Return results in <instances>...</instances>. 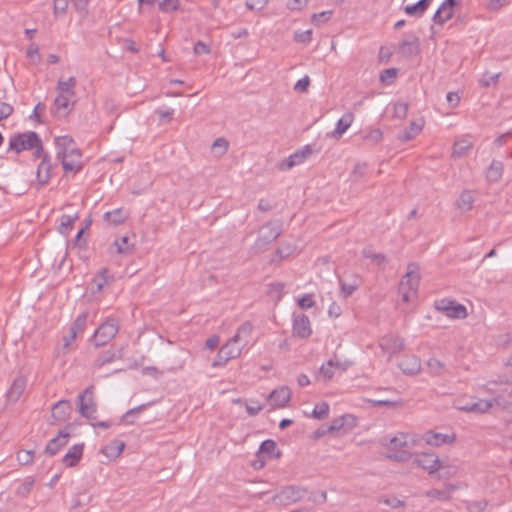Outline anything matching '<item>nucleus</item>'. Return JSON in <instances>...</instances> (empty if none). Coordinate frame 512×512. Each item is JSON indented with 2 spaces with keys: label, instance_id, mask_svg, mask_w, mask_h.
Segmentation results:
<instances>
[{
  "label": "nucleus",
  "instance_id": "nucleus-1",
  "mask_svg": "<svg viewBox=\"0 0 512 512\" xmlns=\"http://www.w3.org/2000/svg\"><path fill=\"white\" fill-rule=\"evenodd\" d=\"M252 330L253 325L251 322L246 321L242 323L238 327L236 334L220 348L221 356H224L228 360L240 356L242 349L249 344Z\"/></svg>",
  "mask_w": 512,
  "mask_h": 512
},
{
  "label": "nucleus",
  "instance_id": "nucleus-2",
  "mask_svg": "<svg viewBox=\"0 0 512 512\" xmlns=\"http://www.w3.org/2000/svg\"><path fill=\"white\" fill-rule=\"evenodd\" d=\"M420 283L419 267L415 263H410L406 274L402 277L399 284V293L403 301L409 302L417 295Z\"/></svg>",
  "mask_w": 512,
  "mask_h": 512
},
{
  "label": "nucleus",
  "instance_id": "nucleus-3",
  "mask_svg": "<svg viewBox=\"0 0 512 512\" xmlns=\"http://www.w3.org/2000/svg\"><path fill=\"white\" fill-rule=\"evenodd\" d=\"M407 435L400 434L392 438L384 437L381 440V444L388 448L387 458L397 461L406 462L411 459L412 454L406 451L404 448L407 446Z\"/></svg>",
  "mask_w": 512,
  "mask_h": 512
},
{
  "label": "nucleus",
  "instance_id": "nucleus-4",
  "mask_svg": "<svg viewBox=\"0 0 512 512\" xmlns=\"http://www.w3.org/2000/svg\"><path fill=\"white\" fill-rule=\"evenodd\" d=\"M120 322L116 317L110 316L95 330L91 342L97 346H103L112 340L118 333Z\"/></svg>",
  "mask_w": 512,
  "mask_h": 512
},
{
  "label": "nucleus",
  "instance_id": "nucleus-5",
  "mask_svg": "<svg viewBox=\"0 0 512 512\" xmlns=\"http://www.w3.org/2000/svg\"><path fill=\"white\" fill-rule=\"evenodd\" d=\"M38 143H40V137L34 131L17 133L10 137L8 150L20 154L25 150H33Z\"/></svg>",
  "mask_w": 512,
  "mask_h": 512
},
{
  "label": "nucleus",
  "instance_id": "nucleus-6",
  "mask_svg": "<svg viewBox=\"0 0 512 512\" xmlns=\"http://www.w3.org/2000/svg\"><path fill=\"white\" fill-rule=\"evenodd\" d=\"M348 363H342L339 360L329 359L323 363L316 374V380L319 382H326L338 380V376L344 373L347 369Z\"/></svg>",
  "mask_w": 512,
  "mask_h": 512
},
{
  "label": "nucleus",
  "instance_id": "nucleus-7",
  "mask_svg": "<svg viewBox=\"0 0 512 512\" xmlns=\"http://www.w3.org/2000/svg\"><path fill=\"white\" fill-rule=\"evenodd\" d=\"M282 233V222L280 220L270 221L259 230L255 246L259 249L274 242Z\"/></svg>",
  "mask_w": 512,
  "mask_h": 512
},
{
  "label": "nucleus",
  "instance_id": "nucleus-8",
  "mask_svg": "<svg viewBox=\"0 0 512 512\" xmlns=\"http://www.w3.org/2000/svg\"><path fill=\"white\" fill-rule=\"evenodd\" d=\"M307 493V489L300 486L289 485L282 488V490L274 495L271 501L277 505H290L300 501Z\"/></svg>",
  "mask_w": 512,
  "mask_h": 512
},
{
  "label": "nucleus",
  "instance_id": "nucleus-9",
  "mask_svg": "<svg viewBox=\"0 0 512 512\" xmlns=\"http://www.w3.org/2000/svg\"><path fill=\"white\" fill-rule=\"evenodd\" d=\"M94 386H87L86 389L78 396L79 412L82 416L88 419H95L97 411L96 403L94 402Z\"/></svg>",
  "mask_w": 512,
  "mask_h": 512
},
{
  "label": "nucleus",
  "instance_id": "nucleus-10",
  "mask_svg": "<svg viewBox=\"0 0 512 512\" xmlns=\"http://www.w3.org/2000/svg\"><path fill=\"white\" fill-rule=\"evenodd\" d=\"M56 146V158L62 160L65 157H78L79 148L76 147L74 139L69 135L58 136L54 140Z\"/></svg>",
  "mask_w": 512,
  "mask_h": 512
},
{
  "label": "nucleus",
  "instance_id": "nucleus-11",
  "mask_svg": "<svg viewBox=\"0 0 512 512\" xmlns=\"http://www.w3.org/2000/svg\"><path fill=\"white\" fill-rule=\"evenodd\" d=\"M435 308L452 319H464L467 317V310L464 305L448 299L436 301Z\"/></svg>",
  "mask_w": 512,
  "mask_h": 512
},
{
  "label": "nucleus",
  "instance_id": "nucleus-12",
  "mask_svg": "<svg viewBox=\"0 0 512 512\" xmlns=\"http://www.w3.org/2000/svg\"><path fill=\"white\" fill-rule=\"evenodd\" d=\"M492 401L484 399H457L455 407L464 412L485 413L492 407Z\"/></svg>",
  "mask_w": 512,
  "mask_h": 512
},
{
  "label": "nucleus",
  "instance_id": "nucleus-13",
  "mask_svg": "<svg viewBox=\"0 0 512 512\" xmlns=\"http://www.w3.org/2000/svg\"><path fill=\"white\" fill-rule=\"evenodd\" d=\"M73 424H67L63 429L58 431L56 437L52 438L46 445L45 453L49 456L56 455L60 449L68 444L70 432Z\"/></svg>",
  "mask_w": 512,
  "mask_h": 512
},
{
  "label": "nucleus",
  "instance_id": "nucleus-14",
  "mask_svg": "<svg viewBox=\"0 0 512 512\" xmlns=\"http://www.w3.org/2000/svg\"><path fill=\"white\" fill-rule=\"evenodd\" d=\"M380 392H386L389 394L387 398H371L367 399L369 403L374 407H397L403 404L402 398L399 396V393L393 389L391 386L380 387L378 389Z\"/></svg>",
  "mask_w": 512,
  "mask_h": 512
},
{
  "label": "nucleus",
  "instance_id": "nucleus-15",
  "mask_svg": "<svg viewBox=\"0 0 512 512\" xmlns=\"http://www.w3.org/2000/svg\"><path fill=\"white\" fill-rule=\"evenodd\" d=\"M292 332L301 339L310 337L312 328L309 317L304 313H293Z\"/></svg>",
  "mask_w": 512,
  "mask_h": 512
},
{
  "label": "nucleus",
  "instance_id": "nucleus-16",
  "mask_svg": "<svg viewBox=\"0 0 512 512\" xmlns=\"http://www.w3.org/2000/svg\"><path fill=\"white\" fill-rule=\"evenodd\" d=\"M460 2L461 0H444L433 15V22L442 26L453 17L454 8L458 6Z\"/></svg>",
  "mask_w": 512,
  "mask_h": 512
},
{
  "label": "nucleus",
  "instance_id": "nucleus-17",
  "mask_svg": "<svg viewBox=\"0 0 512 512\" xmlns=\"http://www.w3.org/2000/svg\"><path fill=\"white\" fill-rule=\"evenodd\" d=\"M415 463L419 467L428 470L429 474H433L442 468L438 456L434 453H421L417 455L415 458Z\"/></svg>",
  "mask_w": 512,
  "mask_h": 512
},
{
  "label": "nucleus",
  "instance_id": "nucleus-18",
  "mask_svg": "<svg viewBox=\"0 0 512 512\" xmlns=\"http://www.w3.org/2000/svg\"><path fill=\"white\" fill-rule=\"evenodd\" d=\"M420 51V41L415 35H409L407 39L400 42L398 53L403 57L411 58L416 56Z\"/></svg>",
  "mask_w": 512,
  "mask_h": 512
},
{
  "label": "nucleus",
  "instance_id": "nucleus-19",
  "mask_svg": "<svg viewBox=\"0 0 512 512\" xmlns=\"http://www.w3.org/2000/svg\"><path fill=\"white\" fill-rule=\"evenodd\" d=\"M291 398V391L288 386H280L270 392L268 400L272 407L282 408L284 407Z\"/></svg>",
  "mask_w": 512,
  "mask_h": 512
},
{
  "label": "nucleus",
  "instance_id": "nucleus-20",
  "mask_svg": "<svg viewBox=\"0 0 512 512\" xmlns=\"http://www.w3.org/2000/svg\"><path fill=\"white\" fill-rule=\"evenodd\" d=\"M158 401H159V399L149 400V401H146V402H144V403H142V404H140L138 406H135V407L129 409L120 418V423L124 424V425H133L136 422V420L139 417V415L143 411H145L147 408L151 407L152 405H154Z\"/></svg>",
  "mask_w": 512,
  "mask_h": 512
},
{
  "label": "nucleus",
  "instance_id": "nucleus-21",
  "mask_svg": "<svg viewBox=\"0 0 512 512\" xmlns=\"http://www.w3.org/2000/svg\"><path fill=\"white\" fill-rule=\"evenodd\" d=\"M456 436L455 434H443L438 433L433 430H429L424 433L423 440L428 444L432 446H441L443 444H451L455 441Z\"/></svg>",
  "mask_w": 512,
  "mask_h": 512
},
{
  "label": "nucleus",
  "instance_id": "nucleus-22",
  "mask_svg": "<svg viewBox=\"0 0 512 512\" xmlns=\"http://www.w3.org/2000/svg\"><path fill=\"white\" fill-rule=\"evenodd\" d=\"M354 120V114L351 112L345 113L336 123V127L332 132L327 133V137L339 140L342 135L348 130Z\"/></svg>",
  "mask_w": 512,
  "mask_h": 512
},
{
  "label": "nucleus",
  "instance_id": "nucleus-23",
  "mask_svg": "<svg viewBox=\"0 0 512 512\" xmlns=\"http://www.w3.org/2000/svg\"><path fill=\"white\" fill-rule=\"evenodd\" d=\"M380 346L389 355H393L404 348V340L395 335H388L381 339Z\"/></svg>",
  "mask_w": 512,
  "mask_h": 512
},
{
  "label": "nucleus",
  "instance_id": "nucleus-24",
  "mask_svg": "<svg viewBox=\"0 0 512 512\" xmlns=\"http://www.w3.org/2000/svg\"><path fill=\"white\" fill-rule=\"evenodd\" d=\"M84 443L75 444L63 456L62 462L66 467L76 466L83 456Z\"/></svg>",
  "mask_w": 512,
  "mask_h": 512
},
{
  "label": "nucleus",
  "instance_id": "nucleus-25",
  "mask_svg": "<svg viewBox=\"0 0 512 512\" xmlns=\"http://www.w3.org/2000/svg\"><path fill=\"white\" fill-rule=\"evenodd\" d=\"M52 163L50 156H44L37 167L36 177L40 186L46 185L51 178Z\"/></svg>",
  "mask_w": 512,
  "mask_h": 512
},
{
  "label": "nucleus",
  "instance_id": "nucleus-26",
  "mask_svg": "<svg viewBox=\"0 0 512 512\" xmlns=\"http://www.w3.org/2000/svg\"><path fill=\"white\" fill-rule=\"evenodd\" d=\"M133 248V244L130 243L129 238L127 236L117 237L114 242L109 247V252L111 254H123L127 255L131 252Z\"/></svg>",
  "mask_w": 512,
  "mask_h": 512
},
{
  "label": "nucleus",
  "instance_id": "nucleus-27",
  "mask_svg": "<svg viewBox=\"0 0 512 512\" xmlns=\"http://www.w3.org/2000/svg\"><path fill=\"white\" fill-rule=\"evenodd\" d=\"M71 412V405L69 401L60 400L52 407V417L57 422H62L67 419Z\"/></svg>",
  "mask_w": 512,
  "mask_h": 512
},
{
  "label": "nucleus",
  "instance_id": "nucleus-28",
  "mask_svg": "<svg viewBox=\"0 0 512 512\" xmlns=\"http://www.w3.org/2000/svg\"><path fill=\"white\" fill-rule=\"evenodd\" d=\"M423 126L424 120L422 118L412 121L409 126L405 128L403 134L399 136V140L406 142L415 138L418 134H420Z\"/></svg>",
  "mask_w": 512,
  "mask_h": 512
},
{
  "label": "nucleus",
  "instance_id": "nucleus-29",
  "mask_svg": "<svg viewBox=\"0 0 512 512\" xmlns=\"http://www.w3.org/2000/svg\"><path fill=\"white\" fill-rule=\"evenodd\" d=\"M504 165L502 161L493 160L486 172V179L490 183H496L502 177Z\"/></svg>",
  "mask_w": 512,
  "mask_h": 512
},
{
  "label": "nucleus",
  "instance_id": "nucleus-30",
  "mask_svg": "<svg viewBox=\"0 0 512 512\" xmlns=\"http://www.w3.org/2000/svg\"><path fill=\"white\" fill-rule=\"evenodd\" d=\"M81 158H82V153L80 150L78 151L77 158L76 157L74 158L73 156L65 157L64 159L61 160L63 170L66 173L67 172H74V173L79 172L83 167Z\"/></svg>",
  "mask_w": 512,
  "mask_h": 512
},
{
  "label": "nucleus",
  "instance_id": "nucleus-31",
  "mask_svg": "<svg viewBox=\"0 0 512 512\" xmlns=\"http://www.w3.org/2000/svg\"><path fill=\"white\" fill-rule=\"evenodd\" d=\"M399 367L405 374L412 375L420 370L421 364L418 357L408 356L399 363Z\"/></svg>",
  "mask_w": 512,
  "mask_h": 512
},
{
  "label": "nucleus",
  "instance_id": "nucleus-32",
  "mask_svg": "<svg viewBox=\"0 0 512 512\" xmlns=\"http://www.w3.org/2000/svg\"><path fill=\"white\" fill-rule=\"evenodd\" d=\"M73 97L74 96L58 93L54 100V106L58 115L65 116L68 113L70 110L71 99Z\"/></svg>",
  "mask_w": 512,
  "mask_h": 512
},
{
  "label": "nucleus",
  "instance_id": "nucleus-33",
  "mask_svg": "<svg viewBox=\"0 0 512 512\" xmlns=\"http://www.w3.org/2000/svg\"><path fill=\"white\" fill-rule=\"evenodd\" d=\"M432 0H419L417 3L407 5L404 11L409 16H421L430 6Z\"/></svg>",
  "mask_w": 512,
  "mask_h": 512
},
{
  "label": "nucleus",
  "instance_id": "nucleus-34",
  "mask_svg": "<svg viewBox=\"0 0 512 512\" xmlns=\"http://www.w3.org/2000/svg\"><path fill=\"white\" fill-rule=\"evenodd\" d=\"M76 78L71 76L66 80L60 79L57 83L58 93L67 94L69 96H75Z\"/></svg>",
  "mask_w": 512,
  "mask_h": 512
},
{
  "label": "nucleus",
  "instance_id": "nucleus-35",
  "mask_svg": "<svg viewBox=\"0 0 512 512\" xmlns=\"http://www.w3.org/2000/svg\"><path fill=\"white\" fill-rule=\"evenodd\" d=\"M475 201L474 194L470 190H464L457 200V207L462 211H469Z\"/></svg>",
  "mask_w": 512,
  "mask_h": 512
},
{
  "label": "nucleus",
  "instance_id": "nucleus-36",
  "mask_svg": "<svg viewBox=\"0 0 512 512\" xmlns=\"http://www.w3.org/2000/svg\"><path fill=\"white\" fill-rule=\"evenodd\" d=\"M259 453L266 454L269 458H279L280 451H277V444L272 439L263 441L259 448Z\"/></svg>",
  "mask_w": 512,
  "mask_h": 512
},
{
  "label": "nucleus",
  "instance_id": "nucleus-37",
  "mask_svg": "<svg viewBox=\"0 0 512 512\" xmlns=\"http://www.w3.org/2000/svg\"><path fill=\"white\" fill-rule=\"evenodd\" d=\"M104 220L112 225H120L122 224L127 216L124 214L121 208L114 209L113 211H108L104 213Z\"/></svg>",
  "mask_w": 512,
  "mask_h": 512
},
{
  "label": "nucleus",
  "instance_id": "nucleus-38",
  "mask_svg": "<svg viewBox=\"0 0 512 512\" xmlns=\"http://www.w3.org/2000/svg\"><path fill=\"white\" fill-rule=\"evenodd\" d=\"M88 317H89V312L88 311H83L82 313H80L76 317V319L74 320V322L71 325L70 329L72 331H75V333L77 335L82 334L86 330V328H87Z\"/></svg>",
  "mask_w": 512,
  "mask_h": 512
},
{
  "label": "nucleus",
  "instance_id": "nucleus-39",
  "mask_svg": "<svg viewBox=\"0 0 512 512\" xmlns=\"http://www.w3.org/2000/svg\"><path fill=\"white\" fill-rule=\"evenodd\" d=\"M362 255L364 258L370 259L377 266L385 265L387 262L386 256L384 254L373 252L368 248L363 249Z\"/></svg>",
  "mask_w": 512,
  "mask_h": 512
},
{
  "label": "nucleus",
  "instance_id": "nucleus-40",
  "mask_svg": "<svg viewBox=\"0 0 512 512\" xmlns=\"http://www.w3.org/2000/svg\"><path fill=\"white\" fill-rule=\"evenodd\" d=\"M125 444L122 441L114 440L109 445H107L102 452L107 456H119L123 451Z\"/></svg>",
  "mask_w": 512,
  "mask_h": 512
},
{
  "label": "nucleus",
  "instance_id": "nucleus-41",
  "mask_svg": "<svg viewBox=\"0 0 512 512\" xmlns=\"http://www.w3.org/2000/svg\"><path fill=\"white\" fill-rule=\"evenodd\" d=\"M472 143L468 140H460L454 143L453 145V156L456 158H460L464 156L469 149H471Z\"/></svg>",
  "mask_w": 512,
  "mask_h": 512
},
{
  "label": "nucleus",
  "instance_id": "nucleus-42",
  "mask_svg": "<svg viewBox=\"0 0 512 512\" xmlns=\"http://www.w3.org/2000/svg\"><path fill=\"white\" fill-rule=\"evenodd\" d=\"M359 284L360 280L357 277H355V279L350 283H347L345 280L340 279L341 293L345 298L349 297L359 287Z\"/></svg>",
  "mask_w": 512,
  "mask_h": 512
},
{
  "label": "nucleus",
  "instance_id": "nucleus-43",
  "mask_svg": "<svg viewBox=\"0 0 512 512\" xmlns=\"http://www.w3.org/2000/svg\"><path fill=\"white\" fill-rule=\"evenodd\" d=\"M304 162L303 154L302 152H299L298 150L291 154L281 165L282 169H290L295 165H299Z\"/></svg>",
  "mask_w": 512,
  "mask_h": 512
},
{
  "label": "nucleus",
  "instance_id": "nucleus-44",
  "mask_svg": "<svg viewBox=\"0 0 512 512\" xmlns=\"http://www.w3.org/2000/svg\"><path fill=\"white\" fill-rule=\"evenodd\" d=\"M76 219L77 216H71L66 214L62 215L59 226L60 233L63 235H67L71 231Z\"/></svg>",
  "mask_w": 512,
  "mask_h": 512
},
{
  "label": "nucleus",
  "instance_id": "nucleus-45",
  "mask_svg": "<svg viewBox=\"0 0 512 512\" xmlns=\"http://www.w3.org/2000/svg\"><path fill=\"white\" fill-rule=\"evenodd\" d=\"M345 420H351L353 421V415L352 414H344L332 421V423L327 427V431H331L332 433L335 431H339L341 429H344L345 427Z\"/></svg>",
  "mask_w": 512,
  "mask_h": 512
},
{
  "label": "nucleus",
  "instance_id": "nucleus-46",
  "mask_svg": "<svg viewBox=\"0 0 512 512\" xmlns=\"http://www.w3.org/2000/svg\"><path fill=\"white\" fill-rule=\"evenodd\" d=\"M382 137L383 133L380 129H371L367 132H364L362 139L372 145H375L381 141Z\"/></svg>",
  "mask_w": 512,
  "mask_h": 512
},
{
  "label": "nucleus",
  "instance_id": "nucleus-47",
  "mask_svg": "<svg viewBox=\"0 0 512 512\" xmlns=\"http://www.w3.org/2000/svg\"><path fill=\"white\" fill-rule=\"evenodd\" d=\"M329 413V404L326 402H322L320 404H317L314 409L312 410L310 416L315 419H324L327 417Z\"/></svg>",
  "mask_w": 512,
  "mask_h": 512
},
{
  "label": "nucleus",
  "instance_id": "nucleus-48",
  "mask_svg": "<svg viewBox=\"0 0 512 512\" xmlns=\"http://www.w3.org/2000/svg\"><path fill=\"white\" fill-rule=\"evenodd\" d=\"M24 386H10L6 391V398L8 402L15 403L23 394Z\"/></svg>",
  "mask_w": 512,
  "mask_h": 512
},
{
  "label": "nucleus",
  "instance_id": "nucleus-49",
  "mask_svg": "<svg viewBox=\"0 0 512 512\" xmlns=\"http://www.w3.org/2000/svg\"><path fill=\"white\" fill-rule=\"evenodd\" d=\"M34 485V480L31 478L26 479L19 487L16 489V495L22 498L28 496L31 492L32 487Z\"/></svg>",
  "mask_w": 512,
  "mask_h": 512
},
{
  "label": "nucleus",
  "instance_id": "nucleus-50",
  "mask_svg": "<svg viewBox=\"0 0 512 512\" xmlns=\"http://www.w3.org/2000/svg\"><path fill=\"white\" fill-rule=\"evenodd\" d=\"M179 6V0H163L159 2V9L164 13L176 11L179 9Z\"/></svg>",
  "mask_w": 512,
  "mask_h": 512
},
{
  "label": "nucleus",
  "instance_id": "nucleus-51",
  "mask_svg": "<svg viewBox=\"0 0 512 512\" xmlns=\"http://www.w3.org/2000/svg\"><path fill=\"white\" fill-rule=\"evenodd\" d=\"M427 365L430 372L435 375H440L444 371V364L436 358L429 359Z\"/></svg>",
  "mask_w": 512,
  "mask_h": 512
},
{
  "label": "nucleus",
  "instance_id": "nucleus-52",
  "mask_svg": "<svg viewBox=\"0 0 512 512\" xmlns=\"http://www.w3.org/2000/svg\"><path fill=\"white\" fill-rule=\"evenodd\" d=\"M332 16V11H323L312 15L311 21L314 25H321L327 22Z\"/></svg>",
  "mask_w": 512,
  "mask_h": 512
},
{
  "label": "nucleus",
  "instance_id": "nucleus-53",
  "mask_svg": "<svg viewBox=\"0 0 512 512\" xmlns=\"http://www.w3.org/2000/svg\"><path fill=\"white\" fill-rule=\"evenodd\" d=\"M94 283L97 286V291H101L102 288L109 283L108 270L103 269L95 278Z\"/></svg>",
  "mask_w": 512,
  "mask_h": 512
},
{
  "label": "nucleus",
  "instance_id": "nucleus-54",
  "mask_svg": "<svg viewBox=\"0 0 512 512\" xmlns=\"http://www.w3.org/2000/svg\"><path fill=\"white\" fill-rule=\"evenodd\" d=\"M34 458V451L32 450H23L17 454V459L21 465H28L32 463Z\"/></svg>",
  "mask_w": 512,
  "mask_h": 512
},
{
  "label": "nucleus",
  "instance_id": "nucleus-55",
  "mask_svg": "<svg viewBox=\"0 0 512 512\" xmlns=\"http://www.w3.org/2000/svg\"><path fill=\"white\" fill-rule=\"evenodd\" d=\"M408 113V104L404 102H398L394 105V117L397 119L406 118Z\"/></svg>",
  "mask_w": 512,
  "mask_h": 512
},
{
  "label": "nucleus",
  "instance_id": "nucleus-56",
  "mask_svg": "<svg viewBox=\"0 0 512 512\" xmlns=\"http://www.w3.org/2000/svg\"><path fill=\"white\" fill-rule=\"evenodd\" d=\"M77 336L78 335L75 333V331L69 329L68 335L63 337V353H67L68 351H70L71 345L76 340Z\"/></svg>",
  "mask_w": 512,
  "mask_h": 512
},
{
  "label": "nucleus",
  "instance_id": "nucleus-57",
  "mask_svg": "<svg viewBox=\"0 0 512 512\" xmlns=\"http://www.w3.org/2000/svg\"><path fill=\"white\" fill-rule=\"evenodd\" d=\"M426 496L430 497V498L438 499V500H443V501L449 500V498H450V495L447 491L439 490V489H431V490L427 491Z\"/></svg>",
  "mask_w": 512,
  "mask_h": 512
},
{
  "label": "nucleus",
  "instance_id": "nucleus-58",
  "mask_svg": "<svg viewBox=\"0 0 512 512\" xmlns=\"http://www.w3.org/2000/svg\"><path fill=\"white\" fill-rule=\"evenodd\" d=\"M499 76H500V73H496V74L485 73L483 75V77L481 78L480 83L484 87H489L490 85L496 84L498 82Z\"/></svg>",
  "mask_w": 512,
  "mask_h": 512
},
{
  "label": "nucleus",
  "instance_id": "nucleus-59",
  "mask_svg": "<svg viewBox=\"0 0 512 512\" xmlns=\"http://www.w3.org/2000/svg\"><path fill=\"white\" fill-rule=\"evenodd\" d=\"M295 250V247L291 244H282L277 250L276 254L280 257V259H285L289 257L293 251Z\"/></svg>",
  "mask_w": 512,
  "mask_h": 512
},
{
  "label": "nucleus",
  "instance_id": "nucleus-60",
  "mask_svg": "<svg viewBox=\"0 0 512 512\" xmlns=\"http://www.w3.org/2000/svg\"><path fill=\"white\" fill-rule=\"evenodd\" d=\"M298 305L302 309H309L314 306L315 302L313 300L312 294H304L300 298H298Z\"/></svg>",
  "mask_w": 512,
  "mask_h": 512
},
{
  "label": "nucleus",
  "instance_id": "nucleus-61",
  "mask_svg": "<svg viewBox=\"0 0 512 512\" xmlns=\"http://www.w3.org/2000/svg\"><path fill=\"white\" fill-rule=\"evenodd\" d=\"M68 7V0H54L53 1V13L55 16L64 14Z\"/></svg>",
  "mask_w": 512,
  "mask_h": 512
},
{
  "label": "nucleus",
  "instance_id": "nucleus-62",
  "mask_svg": "<svg viewBox=\"0 0 512 512\" xmlns=\"http://www.w3.org/2000/svg\"><path fill=\"white\" fill-rule=\"evenodd\" d=\"M14 108L11 104L0 102V121L7 119L13 114Z\"/></svg>",
  "mask_w": 512,
  "mask_h": 512
},
{
  "label": "nucleus",
  "instance_id": "nucleus-63",
  "mask_svg": "<svg viewBox=\"0 0 512 512\" xmlns=\"http://www.w3.org/2000/svg\"><path fill=\"white\" fill-rule=\"evenodd\" d=\"M262 410V406L258 401L249 400L246 403V411L250 416H256Z\"/></svg>",
  "mask_w": 512,
  "mask_h": 512
},
{
  "label": "nucleus",
  "instance_id": "nucleus-64",
  "mask_svg": "<svg viewBox=\"0 0 512 512\" xmlns=\"http://www.w3.org/2000/svg\"><path fill=\"white\" fill-rule=\"evenodd\" d=\"M27 57L33 62L37 63L40 61L39 48L35 43H32L27 49Z\"/></svg>",
  "mask_w": 512,
  "mask_h": 512
}]
</instances>
